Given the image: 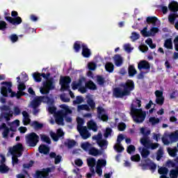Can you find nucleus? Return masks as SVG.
I'll use <instances>...</instances> for the list:
<instances>
[{"label": "nucleus", "instance_id": "a19ab883", "mask_svg": "<svg viewBox=\"0 0 178 178\" xmlns=\"http://www.w3.org/2000/svg\"><path fill=\"white\" fill-rule=\"evenodd\" d=\"M168 152L170 156L175 157V156H176V154L177 152V147H174V148L168 147Z\"/></svg>", "mask_w": 178, "mask_h": 178}, {"label": "nucleus", "instance_id": "6e6d98bb", "mask_svg": "<svg viewBox=\"0 0 178 178\" xmlns=\"http://www.w3.org/2000/svg\"><path fill=\"white\" fill-rule=\"evenodd\" d=\"M86 87H88V88H90V90H97V86L92 81H89L88 83H86Z\"/></svg>", "mask_w": 178, "mask_h": 178}, {"label": "nucleus", "instance_id": "4468645a", "mask_svg": "<svg viewBox=\"0 0 178 178\" xmlns=\"http://www.w3.org/2000/svg\"><path fill=\"white\" fill-rule=\"evenodd\" d=\"M106 165V160L105 159H99L97 162L96 165V173L99 176H102V166Z\"/></svg>", "mask_w": 178, "mask_h": 178}, {"label": "nucleus", "instance_id": "c03bdc74", "mask_svg": "<svg viewBox=\"0 0 178 178\" xmlns=\"http://www.w3.org/2000/svg\"><path fill=\"white\" fill-rule=\"evenodd\" d=\"M137 74V70L133 65H129V76H134V74Z\"/></svg>", "mask_w": 178, "mask_h": 178}, {"label": "nucleus", "instance_id": "f257e3e1", "mask_svg": "<svg viewBox=\"0 0 178 178\" xmlns=\"http://www.w3.org/2000/svg\"><path fill=\"white\" fill-rule=\"evenodd\" d=\"M46 102L48 104V105H50L48 107V112L51 115L54 114L56 123H57V124H60V126H63V124H65V122H63L65 113H72V110H70L69 106H67L66 104H62L60 106V108H61L62 110L56 112V107H55V106L53 104L54 99L47 97L46 98Z\"/></svg>", "mask_w": 178, "mask_h": 178}, {"label": "nucleus", "instance_id": "69168bd1", "mask_svg": "<svg viewBox=\"0 0 178 178\" xmlns=\"http://www.w3.org/2000/svg\"><path fill=\"white\" fill-rule=\"evenodd\" d=\"M138 49L140 51H141V52H147V51H148V47L146 45H140Z\"/></svg>", "mask_w": 178, "mask_h": 178}, {"label": "nucleus", "instance_id": "f704fd0d", "mask_svg": "<svg viewBox=\"0 0 178 178\" xmlns=\"http://www.w3.org/2000/svg\"><path fill=\"white\" fill-rule=\"evenodd\" d=\"M82 49L83 56H84V58H90V56H91V51H90V49L86 46H83Z\"/></svg>", "mask_w": 178, "mask_h": 178}, {"label": "nucleus", "instance_id": "cd10ccee", "mask_svg": "<svg viewBox=\"0 0 178 178\" xmlns=\"http://www.w3.org/2000/svg\"><path fill=\"white\" fill-rule=\"evenodd\" d=\"M143 166H148L149 169H152V170H155L156 169V165H155V163H154L149 159H147L145 161Z\"/></svg>", "mask_w": 178, "mask_h": 178}, {"label": "nucleus", "instance_id": "c9c22d12", "mask_svg": "<svg viewBox=\"0 0 178 178\" xmlns=\"http://www.w3.org/2000/svg\"><path fill=\"white\" fill-rule=\"evenodd\" d=\"M177 17H178V15L177 13H172L169 15L168 22L170 23V24H175Z\"/></svg>", "mask_w": 178, "mask_h": 178}, {"label": "nucleus", "instance_id": "2f4dec72", "mask_svg": "<svg viewBox=\"0 0 178 178\" xmlns=\"http://www.w3.org/2000/svg\"><path fill=\"white\" fill-rule=\"evenodd\" d=\"M114 62L116 66H120L123 63V58L119 55L114 56Z\"/></svg>", "mask_w": 178, "mask_h": 178}, {"label": "nucleus", "instance_id": "0e129e2a", "mask_svg": "<svg viewBox=\"0 0 178 178\" xmlns=\"http://www.w3.org/2000/svg\"><path fill=\"white\" fill-rule=\"evenodd\" d=\"M39 152H40V154H43V155H45V145H41L39 147Z\"/></svg>", "mask_w": 178, "mask_h": 178}, {"label": "nucleus", "instance_id": "680f3d73", "mask_svg": "<svg viewBox=\"0 0 178 178\" xmlns=\"http://www.w3.org/2000/svg\"><path fill=\"white\" fill-rule=\"evenodd\" d=\"M24 29H25V33H33L34 31V29L29 26V25H26L24 26Z\"/></svg>", "mask_w": 178, "mask_h": 178}, {"label": "nucleus", "instance_id": "423d86ee", "mask_svg": "<svg viewBox=\"0 0 178 178\" xmlns=\"http://www.w3.org/2000/svg\"><path fill=\"white\" fill-rule=\"evenodd\" d=\"M10 152L11 155H13L12 163L13 166H15V165H17V163H19V159L17 158L23 155V145L19 143L13 147L10 148Z\"/></svg>", "mask_w": 178, "mask_h": 178}, {"label": "nucleus", "instance_id": "603ef678", "mask_svg": "<svg viewBox=\"0 0 178 178\" xmlns=\"http://www.w3.org/2000/svg\"><path fill=\"white\" fill-rule=\"evenodd\" d=\"M31 126L34 129H41L42 127V124H40L37 121H34L31 124Z\"/></svg>", "mask_w": 178, "mask_h": 178}, {"label": "nucleus", "instance_id": "dca6fc26", "mask_svg": "<svg viewBox=\"0 0 178 178\" xmlns=\"http://www.w3.org/2000/svg\"><path fill=\"white\" fill-rule=\"evenodd\" d=\"M5 19L7 22H9L11 24H13V26H19V24H22L23 20L22 19V17H5Z\"/></svg>", "mask_w": 178, "mask_h": 178}, {"label": "nucleus", "instance_id": "49530a36", "mask_svg": "<svg viewBox=\"0 0 178 178\" xmlns=\"http://www.w3.org/2000/svg\"><path fill=\"white\" fill-rule=\"evenodd\" d=\"M140 133L143 134V136H149L151 134V131L148 128H140Z\"/></svg>", "mask_w": 178, "mask_h": 178}, {"label": "nucleus", "instance_id": "79ce46f5", "mask_svg": "<svg viewBox=\"0 0 178 178\" xmlns=\"http://www.w3.org/2000/svg\"><path fill=\"white\" fill-rule=\"evenodd\" d=\"M149 123H151L152 126H155V124H158L161 120L159 118H156L155 117H152L149 119Z\"/></svg>", "mask_w": 178, "mask_h": 178}, {"label": "nucleus", "instance_id": "ddd939ff", "mask_svg": "<svg viewBox=\"0 0 178 178\" xmlns=\"http://www.w3.org/2000/svg\"><path fill=\"white\" fill-rule=\"evenodd\" d=\"M49 136L50 137H51L54 141H58V140H59V138L63 137V136H65V132H63V130L62 129H57L56 134H55L52 131H50Z\"/></svg>", "mask_w": 178, "mask_h": 178}, {"label": "nucleus", "instance_id": "ea45409f", "mask_svg": "<svg viewBox=\"0 0 178 178\" xmlns=\"http://www.w3.org/2000/svg\"><path fill=\"white\" fill-rule=\"evenodd\" d=\"M89 151V155H92L93 156H97L99 155V151L95 147H90Z\"/></svg>", "mask_w": 178, "mask_h": 178}, {"label": "nucleus", "instance_id": "37998d69", "mask_svg": "<svg viewBox=\"0 0 178 178\" xmlns=\"http://www.w3.org/2000/svg\"><path fill=\"white\" fill-rule=\"evenodd\" d=\"M77 111L81 112V111H90V107L87 104L79 105L77 107Z\"/></svg>", "mask_w": 178, "mask_h": 178}, {"label": "nucleus", "instance_id": "4c0bfd02", "mask_svg": "<svg viewBox=\"0 0 178 178\" xmlns=\"http://www.w3.org/2000/svg\"><path fill=\"white\" fill-rule=\"evenodd\" d=\"M81 148H82L83 151H90L91 144L88 143V142L82 143H81Z\"/></svg>", "mask_w": 178, "mask_h": 178}, {"label": "nucleus", "instance_id": "7c9ffc66", "mask_svg": "<svg viewBox=\"0 0 178 178\" xmlns=\"http://www.w3.org/2000/svg\"><path fill=\"white\" fill-rule=\"evenodd\" d=\"M156 22H158V18L156 17H147L146 19V23L147 24H153V26H155L156 24Z\"/></svg>", "mask_w": 178, "mask_h": 178}, {"label": "nucleus", "instance_id": "a878e982", "mask_svg": "<svg viewBox=\"0 0 178 178\" xmlns=\"http://www.w3.org/2000/svg\"><path fill=\"white\" fill-rule=\"evenodd\" d=\"M33 79L35 80V81H36L37 83H40V81H41V79H45V74H40L38 72H35L33 74Z\"/></svg>", "mask_w": 178, "mask_h": 178}, {"label": "nucleus", "instance_id": "393cba45", "mask_svg": "<svg viewBox=\"0 0 178 178\" xmlns=\"http://www.w3.org/2000/svg\"><path fill=\"white\" fill-rule=\"evenodd\" d=\"M138 68L139 70H141V69H149V63L147 60H141L138 64Z\"/></svg>", "mask_w": 178, "mask_h": 178}, {"label": "nucleus", "instance_id": "7ed1b4c3", "mask_svg": "<svg viewBox=\"0 0 178 178\" xmlns=\"http://www.w3.org/2000/svg\"><path fill=\"white\" fill-rule=\"evenodd\" d=\"M2 87H1V93L3 97H17V98L19 99L20 97L24 95V92H23L24 90H26V85L24 83H19L18 85V90L19 92L17 93L12 91V83L11 82H2Z\"/></svg>", "mask_w": 178, "mask_h": 178}, {"label": "nucleus", "instance_id": "1a4fd4ad", "mask_svg": "<svg viewBox=\"0 0 178 178\" xmlns=\"http://www.w3.org/2000/svg\"><path fill=\"white\" fill-rule=\"evenodd\" d=\"M85 81L86 80L84 79V78H83L79 82H74L72 83V89H79V91H80L81 94H85V92H87V88L83 87V85L84 84Z\"/></svg>", "mask_w": 178, "mask_h": 178}, {"label": "nucleus", "instance_id": "473e14b6", "mask_svg": "<svg viewBox=\"0 0 178 178\" xmlns=\"http://www.w3.org/2000/svg\"><path fill=\"white\" fill-rule=\"evenodd\" d=\"M49 158H55V163L56 165H58V163H59L60 162V159H62V156L58 155L56 156V154H55L54 152H51L49 154Z\"/></svg>", "mask_w": 178, "mask_h": 178}, {"label": "nucleus", "instance_id": "6e6552de", "mask_svg": "<svg viewBox=\"0 0 178 178\" xmlns=\"http://www.w3.org/2000/svg\"><path fill=\"white\" fill-rule=\"evenodd\" d=\"M39 137L35 134V133H31L26 136V143L29 144V147H35L38 143Z\"/></svg>", "mask_w": 178, "mask_h": 178}, {"label": "nucleus", "instance_id": "58836bf2", "mask_svg": "<svg viewBox=\"0 0 178 178\" xmlns=\"http://www.w3.org/2000/svg\"><path fill=\"white\" fill-rule=\"evenodd\" d=\"M88 127L93 131H97V124L94 122V121H90L89 122H88Z\"/></svg>", "mask_w": 178, "mask_h": 178}, {"label": "nucleus", "instance_id": "39448f33", "mask_svg": "<svg viewBox=\"0 0 178 178\" xmlns=\"http://www.w3.org/2000/svg\"><path fill=\"white\" fill-rule=\"evenodd\" d=\"M132 90H134V83L131 80H128L122 85V89L115 88L114 90L113 95L117 98H122V97L129 95Z\"/></svg>", "mask_w": 178, "mask_h": 178}, {"label": "nucleus", "instance_id": "e2e57ef3", "mask_svg": "<svg viewBox=\"0 0 178 178\" xmlns=\"http://www.w3.org/2000/svg\"><path fill=\"white\" fill-rule=\"evenodd\" d=\"M118 128L120 131H123V130H124V129H126V124L121 122L118 124Z\"/></svg>", "mask_w": 178, "mask_h": 178}, {"label": "nucleus", "instance_id": "052dcab7", "mask_svg": "<svg viewBox=\"0 0 178 178\" xmlns=\"http://www.w3.org/2000/svg\"><path fill=\"white\" fill-rule=\"evenodd\" d=\"M136 151V147L134 145H131L127 147V152L128 154H131Z\"/></svg>", "mask_w": 178, "mask_h": 178}, {"label": "nucleus", "instance_id": "9b49d317", "mask_svg": "<svg viewBox=\"0 0 178 178\" xmlns=\"http://www.w3.org/2000/svg\"><path fill=\"white\" fill-rule=\"evenodd\" d=\"M70 77L69 76H62L60 79V84L61 86V91H65V90H68L69 84H70Z\"/></svg>", "mask_w": 178, "mask_h": 178}, {"label": "nucleus", "instance_id": "aec40b11", "mask_svg": "<svg viewBox=\"0 0 178 178\" xmlns=\"http://www.w3.org/2000/svg\"><path fill=\"white\" fill-rule=\"evenodd\" d=\"M83 140H87V138H90L91 137V134L88 133V131L87 130V127H84L82 129L78 130Z\"/></svg>", "mask_w": 178, "mask_h": 178}, {"label": "nucleus", "instance_id": "6ab92c4d", "mask_svg": "<svg viewBox=\"0 0 178 178\" xmlns=\"http://www.w3.org/2000/svg\"><path fill=\"white\" fill-rule=\"evenodd\" d=\"M54 79L52 78H48L46 76V85H45V91L49 92V90H54Z\"/></svg>", "mask_w": 178, "mask_h": 178}, {"label": "nucleus", "instance_id": "c85d7f7f", "mask_svg": "<svg viewBox=\"0 0 178 178\" xmlns=\"http://www.w3.org/2000/svg\"><path fill=\"white\" fill-rule=\"evenodd\" d=\"M150 143L151 140H149V138L143 137L140 138V144H142L143 147H146L147 148H148V147H149Z\"/></svg>", "mask_w": 178, "mask_h": 178}, {"label": "nucleus", "instance_id": "13d9d810", "mask_svg": "<svg viewBox=\"0 0 178 178\" xmlns=\"http://www.w3.org/2000/svg\"><path fill=\"white\" fill-rule=\"evenodd\" d=\"M8 24H6V22L5 21H0V30H1V31H5V30H6Z\"/></svg>", "mask_w": 178, "mask_h": 178}, {"label": "nucleus", "instance_id": "3c124183", "mask_svg": "<svg viewBox=\"0 0 178 178\" xmlns=\"http://www.w3.org/2000/svg\"><path fill=\"white\" fill-rule=\"evenodd\" d=\"M36 177L37 178H45V169H43L42 171H37L36 172Z\"/></svg>", "mask_w": 178, "mask_h": 178}, {"label": "nucleus", "instance_id": "e433bc0d", "mask_svg": "<svg viewBox=\"0 0 178 178\" xmlns=\"http://www.w3.org/2000/svg\"><path fill=\"white\" fill-rule=\"evenodd\" d=\"M86 98L88 99L87 103L90 105V108H92V109L95 108V103H94L92 96L88 95L86 96Z\"/></svg>", "mask_w": 178, "mask_h": 178}, {"label": "nucleus", "instance_id": "9d476101", "mask_svg": "<svg viewBox=\"0 0 178 178\" xmlns=\"http://www.w3.org/2000/svg\"><path fill=\"white\" fill-rule=\"evenodd\" d=\"M102 134L99 133L97 136H95L92 137V140H95L97 141L98 145L101 147L102 149H106V147H108V141L102 140Z\"/></svg>", "mask_w": 178, "mask_h": 178}, {"label": "nucleus", "instance_id": "5fc2aeb1", "mask_svg": "<svg viewBox=\"0 0 178 178\" xmlns=\"http://www.w3.org/2000/svg\"><path fill=\"white\" fill-rule=\"evenodd\" d=\"M141 157L140 154H135L131 157V161L133 162H140Z\"/></svg>", "mask_w": 178, "mask_h": 178}, {"label": "nucleus", "instance_id": "8fccbe9b", "mask_svg": "<svg viewBox=\"0 0 178 178\" xmlns=\"http://www.w3.org/2000/svg\"><path fill=\"white\" fill-rule=\"evenodd\" d=\"M159 29H158V27H152L149 31V33L150 37L152 35H155V34H156V33H159Z\"/></svg>", "mask_w": 178, "mask_h": 178}, {"label": "nucleus", "instance_id": "4be33fe9", "mask_svg": "<svg viewBox=\"0 0 178 178\" xmlns=\"http://www.w3.org/2000/svg\"><path fill=\"white\" fill-rule=\"evenodd\" d=\"M88 165L90 167V172L92 173L95 174V170L94 169V166H95V159L92 157H90L87 159Z\"/></svg>", "mask_w": 178, "mask_h": 178}, {"label": "nucleus", "instance_id": "f3484780", "mask_svg": "<svg viewBox=\"0 0 178 178\" xmlns=\"http://www.w3.org/2000/svg\"><path fill=\"white\" fill-rule=\"evenodd\" d=\"M97 113L99 119H101L103 122H106L108 120V115L105 113V110L102 107H98Z\"/></svg>", "mask_w": 178, "mask_h": 178}, {"label": "nucleus", "instance_id": "bf43d9fd", "mask_svg": "<svg viewBox=\"0 0 178 178\" xmlns=\"http://www.w3.org/2000/svg\"><path fill=\"white\" fill-rule=\"evenodd\" d=\"M88 67L89 70H95V69H97V65L94 63H89L88 64Z\"/></svg>", "mask_w": 178, "mask_h": 178}, {"label": "nucleus", "instance_id": "c756f323", "mask_svg": "<svg viewBox=\"0 0 178 178\" xmlns=\"http://www.w3.org/2000/svg\"><path fill=\"white\" fill-rule=\"evenodd\" d=\"M139 152L143 158H147L149 155L150 152L147 148L139 147Z\"/></svg>", "mask_w": 178, "mask_h": 178}, {"label": "nucleus", "instance_id": "774afa93", "mask_svg": "<svg viewBox=\"0 0 178 178\" xmlns=\"http://www.w3.org/2000/svg\"><path fill=\"white\" fill-rule=\"evenodd\" d=\"M140 34L143 37H150L149 31H140Z\"/></svg>", "mask_w": 178, "mask_h": 178}, {"label": "nucleus", "instance_id": "0eeeda50", "mask_svg": "<svg viewBox=\"0 0 178 178\" xmlns=\"http://www.w3.org/2000/svg\"><path fill=\"white\" fill-rule=\"evenodd\" d=\"M42 101H44V97L40 96L35 97L31 102L29 106L30 108H33V115H37V113H38L39 110L37 109V108L41 105V102H42Z\"/></svg>", "mask_w": 178, "mask_h": 178}, {"label": "nucleus", "instance_id": "a211bd4d", "mask_svg": "<svg viewBox=\"0 0 178 178\" xmlns=\"http://www.w3.org/2000/svg\"><path fill=\"white\" fill-rule=\"evenodd\" d=\"M156 95V102L159 105H163V101H165V99L163 98V92L161 90H156L155 92Z\"/></svg>", "mask_w": 178, "mask_h": 178}, {"label": "nucleus", "instance_id": "2eb2a0df", "mask_svg": "<svg viewBox=\"0 0 178 178\" xmlns=\"http://www.w3.org/2000/svg\"><path fill=\"white\" fill-rule=\"evenodd\" d=\"M124 140V136L123 135L120 134L118 135V139H117V143L114 146L115 150L118 151V152H122L124 150V148L122 147V145H120V143Z\"/></svg>", "mask_w": 178, "mask_h": 178}, {"label": "nucleus", "instance_id": "5701e85b", "mask_svg": "<svg viewBox=\"0 0 178 178\" xmlns=\"http://www.w3.org/2000/svg\"><path fill=\"white\" fill-rule=\"evenodd\" d=\"M168 9L170 10V12H173L174 13H176V12H178V3L177 1H172L171 3L168 5Z\"/></svg>", "mask_w": 178, "mask_h": 178}, {"label": "nucleus", "instance_id": "b1692460", "mask_svg": "<svg viewBox=\"0 0 178 178\" xmlns=\"http://www.w3.org/2000/svg\"><path fill=\"white\" fill-rule=\"evenodd\" d=\"M20 121H19L18 120H16L15 121L11 122V123H8V126L10 127V130L11 131H16L17 127H19Z\"/></svg>", "mask_w": 178, "mask_h": 178}, {"label": "nucleus", "instance_id": "bb28decb", "mask_svg": "<svg viewBox=\"0 0 178 178\" xmlns=\"http://www.w3.org/2000/svg\"><path fill=\"white\" fill-rule=\"evenodd\" d=\"M170 143H177L178 141V131L171 133L169 135Z\"/></svg>", "mask_w": 178, "mask_h": 178}, {"label": "nucleus", "instance_id": "a18cd8bd", "mask_svg": "<svg viewBox=\"0 0 178 178\" xmlns=\"http://www.w3.org/2000/svg\"><path fill=\"white\" fill-rule=\"evenodd\" d=\"M106 70L109 72V73H112L113 72V64L111 63H107L105 65Z\"/></svg>", "mask_w": 178, "mask_h": 178}, {"label": "nucleus", "instance_id": "4d7b16f0", "mask_svg": "<svg viewBox=\"0 0 178 178\" xmlns=\"http://www.w3.org/2000/svg\"><path fill=\"white\" fill-rule=\"evenodd\" d=\"M22 113V110H20V108L15 106L13 108V115L14 114L15 116H19Z\"/></svg>", "mask_w": 178, "mask_h": 178}, {"label": "nucleus", "instance_id": "338daca9", "mask_svg": "<svg viewBox=\"0 0 178 178\" xmlns=\"http://www.w3.org/2000/svg\"><path fill=\"white\" fill-rule=\"evenodd\" d=\"M10 40L12 42H16L19 40V37L16 34H13L10 35Z\"/></svg>", "mask_w": 178, "mask_h": 178}, {"label": "nucleus", "instance_id": "de8ad7c7", "mask_svg": "<svg viewBox=\"0 0 178 178\" xmlns=\"http://www.w3.org/2000/svg\"><path fill=\"white\" fill-rule=\"evenodd\" d=\"M170 176L172 178H177L178 176V168L173 169L170 171Z\"/></svg>", "mask_w": 178, "mask_h": 178}, {"label": "nucleus", "instance_id": "f8f14e48", "mask_svg": "<svg viewBox=\"0 0 178 178\" xmlns=\"http://www.w3.org/2000/svg\"><path fill=\"white\" fill-rule=\"evenodd\" d=\"M0 173H8L9 172V167L5 164L6 162V159H5V156L0 154Z\"/></svg>", "mask_w": 178, "mask_h": 178}, {"label": "nucleus", "instance_id": "09e8293b", "mask_svg": "<svg viewBox=\"0 0 178 178\" xmlns=\"http://www.w3.org/2000/svg\"><path fill=\"white\" fill-rule=\"evenodd\" d=\"M76 121L78 123L77 130H80V129H83V127H82L83 123H84V120H83V119L81 118H77Z\"/></svg>", "mask_w": 178, "mask_h": 178}, {"label": "nucleus", "instance_id": "f03ea898", "mask_svg": "<svg viewBox=\"0 0 178 178\" xmlns=\"http://www.w3.org/2000/svg\"><path fill=\"white\" fill-rule=\"evenodd\" d=\"M0 113V130H3L2 132L3 138H8L9 135V127H6V124L3 123V120L9 122L11 118H13V111H10L9 106H3L1 108Z\"/></svg>", "mask_w": 178, "mask_h": 178}, {"label": "nucleus", "instance_id": "20e7f679", "mask_svg": "<svg viewBox=\"0 0 178 178\" xmlns=\"http://www.w3.org/2000/svg\"><path fill=\"white\" fill-rule=\"evenodd\" d=\"M141 106V101L136 99L132 102L131 106V113L133 118V120L136 123H143L145 119V112L143 111L140 108Z\"/></svg>", "mask_w": 178, "mask_h": 178}, {"label": "nucleus", "instance_id": "72a5a7b5", "mask_svg": "<svg viewBox=\"0 0 178 178\" xmlns=\"http://www.w3.org/2000/svg\"><path fill=\"white\" fill-rule=\"evenodd\" d=\"M168 172H169L168 170V168H165V167H162L159 170V175H162L160 178H168L166 177V175H168Z\"/></svg>", "mask_w": 178, "mask_h": 178}, {"label": "nucleus", "instance_id": "864d4df0", "mask_svg": "<svg viewBox=\"0 0 178 178\" xmlns=\"http://www.w3.org/2000/svg\"><path fill=\"white\" fill-rule=\"evenodd\" d=\"M130 38L132 40V41H136V40L140 38V34L137 33L136 32H132Z\"/></svg>", "mask_w": 178, "mask_h": 178}, {"label": "nucleus", "instance_id": "412c9836", "mask_svg": "<svg viewBox=\"0 0 178 178\" xmlns=\"http://www.w3.org/2000/svg\"><path fill=\"white\" fill-rule=\"evenodd\" d=\"M22 116H23L22 122L24 123V125L27 126L28 124H30L31 120L30 119V115H29V113H27L26 111H23Z\"/></svg>", "mask_w": 178, "mask_h": 178}]
</instances>
